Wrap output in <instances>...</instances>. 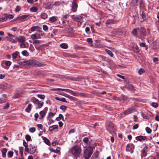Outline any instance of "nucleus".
Returning a JSON list of instances; mask_svg holds the SVG:
<instances>
[{
	"mask_svg": "<svg viewBox=\"0 0 159 159\" xmlns=\"http://www.w3.org/2000/svg\"><path fill=\"white\" fill-rule=\"evenodd\" d=\"M35 103L38 105L39 108H41L43 105V102L39 101L38 99H36L35 101Z\"/></svg>",
	"mask_w": 159,
	"mask_h": 159,
	"instance_id": "2eb2a0df",
	"label": "nucleus"
},
{
	"mask_svg": "<svg viewBox=\"0 0 159 159\" xmlns=\"http://www.w3.org/2000/svg\"><path fill=\"white\" fill-rule=\"evenodd\" d=\"M25 138L26 139L27 141H29L31 139V137L29 135H26L25 136Z\"/></svg>",
	"mask_w": 159,
	"mask_h": 159,
	"instance_id": "6e6d98bb",
	"label": "nucleus"
},
{
	"mask_svg": "<svg viewBox=\"0 0 159 159\" xmlns=\"http://www.w3.org/2000/svg\"><path fill=\"white\" fill-rule=\"evenodd\" d=\"M140 4L141 5V9L142 10V8L143 9V11H142V13L141 14V17L142 19H143V21L144 20H146L147 19V18L146 17V10L145 9H144V5L143 4H142V2H141V3H140Z\"/></svg>",
	"mask_w": 159,
	"mask_h": 159,
	"instance_id": "39448f33",
	"label": "nucleus"
},
{
	"mask_svg": "<svg viewBox=\"0 0 159 159\" xmlns=\"http://www.w3.org/2000/svg\"><path fill=\"white\" fill-rule=\"evenodd\" d=\"M138 28L137 29H134L133 30V31L132 32V34L134 35H136L137 34V30H138Z\"/></svg>",
	"mask_w": 159,
	"mask_h": 159,
	"instance_id": "4c0bfd02",
	"label": "nucleus"
},
{
	"mask_svg": "<svg viewBox=\"0 0 159 159\" xmlns=\"http://www.w3.org/2000/svg\"><path fill=\"white\" fill-rule=\"evenodd\" d=\"M41 16L43 19H45L47 18L48 15L46 13H42L41 15Z\"/></svg>",
	"mask_w": 159,
	"mask_h": 159,
	"instance_id": "7c9ffc66",
	"label": "nucleus"
},
{
	"mask_svg": "<svg viewBox=\"0 0 159 159\" xmlns=\"http://www.w3.org/2000/svg\"><path fill=\"white\" fill-rule=\"evenodd\" d=\"M141 115L144 119H148L149 118V116H148L147 114L143 113V112H141Z\"/></svg>",
	"mask_w": 159,
	"mask_h": 159,
	"instance_id": "bb28decb",
	"label": "nucleus"
},
{
	"mask_svg": "<svg viewBox=\"0 0 159 159\" xmlns=\"http://www.w3.org/2000/svg\"><path fill=\"white\" fill-rule=\"evenodd\" d=\"M112 99L114 100H116V101H121V99L120 98L116 97L115 96H113L112 98Z\"/></svg>",
	"mask_w": 159,
	"mask_h": 159,
	"instance_id": "09e8293b",
	"label": "nucleus"
},
{
	"mask_svg": "<svg viewBox=\"0 0 159 159\" xmlns=\"http://www.w3.org/2000/svg\"><path fill=\"white\" fill-rule=\"evenodd\" d=\"M41 28H40L38 26H34L31 28V31L32 32H34L37 31L38 32H41Z\"/></svg>",
	"mask_w": 159,
	"mask_h": 159,
	"instance_id": "f8f14e48",
	"label": "nucleus"
},
{
	"mask_svg": "<svg viewBox=\"0 0 159 159\" xmlns=\"http://www.w3.org/2000/svg\"><path fill=\"white\" fill-rule=\"evenodd\" d=\"M13 155V152L11 151H9L7 153V157L8 158H11Z\"/></svg>",
	"mask_w": 159,
	"mask_h": 159,
	"instance_id": "72a5a7b5",
	"label": "nucleus"
},
{
	"mask_svg": "<svg viewBox=\"0 0 159 159\" xmlns=\"http://www.w3.org/2000/svg\"><path fill=\"white\" fill-rule=\"evenodd\" d=\"M90 94L88 93L84 92H81V97L84 98L88 97L89 96Z\"/></svg>",
	"mask_w": 159,
	"mask_h": 159,
	"instance_id": "b1692460",
	"label": "nucleus"
},
{
	"mask_svg": "<svg viewBox=\"0 0 159 159\" xmlns=\"http://www.w3.org/2000/svg\"><path fill=\"white\" fill-rule=\"evenodd\" d=\"M143 149L141 150L142 152V156L145 157L147 155V147L145 144H144L141 147Z\"/></svg>",
	"mask_w": 159,
	"mask_h": 159,
	"instance_id": "423d86ee",
	"label": "nucleus"
},
{
	"mask_svg": "<svg viewBox=\"0 0 159 159\" xmlns=\"http://www.w3.org/2000/svg\"><path fill=\"white\" fill-rule=\"evenodd\" d=\"M11 64V62L10 61H6L5 62V65L7 66H10Z\"/></svg>",
	"mask_w": 159,
	"mask_h": 159,
	"instance_id": "13d9d810",
	"label": "nucleus"
},
{
	"mask_svg": "<svg viewBox=\"0 0 159 159\" xmlns=\"http://www.w3.org/2000/svg\"><path fill=\"white\" fill-rule=\"evenodd\" d=\"M60 4H61V3L60 2H55L54 3V4H52V5H54L56 6H57L60 5Z\"/></svg>",
	"mask_w": 159,
	"mask_h": 159,
	"instance_id": "680f3d73",
	"label": "nucleus"
},
{
	"mask_svg": "<svg viewBox=\"0 0 159 159\" xmlns=\"http://www.w3.org/2000/svg\"><path fill=\"white\" fill-rule=\"evenodd\" d=\"M46 113V112H45L44 111H40L39 112V114L41 117L42 118L45 115Z\"/></svg>",
	"mask_w": 159,
	"mask_h": 159,
	"instance_id": "ea45409f",
	"label": "nucleus"
},
{
	"mask_svg": "<svg viewBox=\"0 0 159 159\" xmlns=\"http://www.w3.org/2000/svg\"><path fill=\"white\" fill-rule=\"evenodd\" d=\"M147 138L146 136L140 135V141H147Z\"/></svg>",
	"mask_w": 159,
	"mask_h": 159,
	"instance_id": "c85d7f7f",
	"label": "nucleus"
},
{
	"mask_svg": "<svg viewBox=\"0 0 159 159\" xmlns=\"http://www.w3.org/2000/svg\"><path fill=\"white\" fill-rule=\"evenodd\" d=\"M17 40L19 43L20 47V48H26V45L25 44V38L23 36H21L17 38Z\"/></svg>",
	"mask_w": 159,
	"mask_h": 159,
	"instance_id": "7ed1b4c3",
	"label": "nucleus"
},
{
	"mask_svg": "<svg viewBox=\"0 0 159 159\" xmlns=\"http://www.w3.org/2000/svg\"><path fill=\"white\" fill-rule=\"evenodd\" d=\"M151 106L155 108H157L158 106V104L156 102H153L151 103Z\"/></svg>",
	"mask_w": 159,
	"mask_h": 159,
	"instance_id": "79ce46f5",
	"label": "nucleus"
},
{
	"mask_svg": "<svg viewBox=\"0 0 159 159\" xmlns=\"http://www.w3.org/2000/svg\"><path fill=\"white\" fill-rule=\"evenodd\" d=\"M43 139L44 140V142L48 145H50L51 144L50 143L49 140L45 137H44L43 138Z\"/></svg>",
	"mask_w": 159,
	"mask_h": 159,
	"instance_id": "4be33fe9",
	"label": "nucleus"
},
{
	"mask_svg": "<svg viewBox=\"0 0 159 159\" xmlns=\"http://www.w3.org/2000/svg\"><path fill=\"white\" fill-rule=\"evenodd\" d=\"M24 63V66H30V60L27 61H23Z\"/></svg>",
	"mask_w": 159,
	"mask_h": 159,
	"instance_id": "473e14b6",
	"label": "nucleus"
},
{
	"mask_svg": "<svg viewBox=\"0 0 159 159\" xmlns=\"http://www.w3.org/2000/svg\"><path fill=\"white\" fill-rule=\"evenodd\" d=\"M37 96L38 98L41 99H44L45 98V96L44 95L38 94Z\"/></svg>",
	"mask_w": 159,
	"mask_h": 159,
	"instance_id": "de8ad7c7",
	"label": "nucleus"
},
{
	"mask_svg": "<svg viewBox=\"0 0 159 159\" xmlns=\"http://www.w3.org/2000/svg\"><path fill=\"white\" fill-rule=\"evenodd\" d=\"M21 10V8L19 6H17L15 9V11H16V12H18L19 11H20Z\"/></svg>",
	"mask_w": 159,
	"mask_h": 159,
	"instance_id": "bf43d9fd",
	"label": "nucleus"
},
{
	"mask_svg": "<svg viewBox=\"0 0 159 159\" xmlns=\"http://www.w3.org/2000/svg\"><path fill=\"white\" fill-rule=\"evenodd\" d=\"M93 148L89 146L84 150V157L85 159H89L93 153Z\"/></svg>",
	"mask_w": 159,
	"mask_h": 159,
	"instance_id": "f03ea898",
	"label": "nucleus"
},
{
	"mask_svg": "<svg viewBox=\"0 0 159 159\" xmlns=\"http://www.w3.org/2000/svg\"><path fill=\"white\" fill-rule=\"evenodd\" d=\"M7 19V15H5V16L3 17L0 18V21L3 22L6 21Z\"/></svg>",
	"mask_w": 159,
	"mask_h": 159,
	"instance_id": "c9c22d12",
	"label": "nucleus"
},
{
	"mask_svg": "<svg viewBox=\"0 0 159 159\" xmlns=\"http://www.w3.org/2000/svg\"><path fill=\"white\" fill-rule=\"evenodd\" d=\"M140 46L142 47H145V50H147L148 49V47L145 45V43H140Z\"/></svg>",
	"mask_w": 159,
	"mask_h": 159,
	"instance_id": "e433bc0d",
	"label": "nucleus"
},
{
	"mask_svg": "<svg viewBox=\"0 0 159 159\" xmlns=\"http://www.w3.org/2000/svg\"><path fill=\"white\" fill-rule=\"evenodd\" d=\"M30 10L32 12H36L38 10V8L36 7H33L30 8Z\"/></svg>",
	"mask_w": 159,
	"mask_h": 159,
	"instance_id": "58836bf2",
	"label": "nucleus"
},
{
	"mask_svg": "<svg viewBox=\"0 0 159 159\" xmlns=\"http://www.w3.org/2000/svg\"><path fill=\"white\" fill-rule=\"evenodd\" d=\"M66 107L65 106H61L60 107V109L63 110H66Z\"/></svg>",
	"mask_w": 159,
	"mask_h": 159,
	"instance_id": "e2e57ef3",
	"label": "nucleus"
},
{
	"mask_svg": "<svg viewBox=\"0 0 159 159\" xmlns=\"http://www.w3.org/2000/svg\"><path fill=\"white\" fill-rule=\"evenodd\" d=\"M21 53L23 56H25L27 57L29 56V53L25 50L22 51Z\"/></svg>",
	"mask_w": 159,
	"mask_h": 159,
	"instance_id": "cd10ccee",
	"label": "nucleus"
},
{
	"mask_svg": "<svg viewBox=\"0 0 159 159\" xmlns=\"http://www.w3.org/2000/svg\"><path fill=\"white\" fill-rule=\"evenodd\" d=\"M134 51L136 52H138L139 51L138 47L136 45H134L133 47Z\"/></svg>",
	"mask_w": 159,
	"mask_h": 159,
	"instance_id": "a878e982",
	"label": "nucleus"
},
{
	"mask_svg": "<svg viewBox=\"0 0 159 159\" xmlns=\"http://www.w3.org/2000/svg\"><path fill=\"white\" fill-rule=\"evenodd\" d=\"M36 150V147L35 146H34L33 147H32L30 148L29 153H34L35 152Z\"/></svg>",
	"mask_w": 159,
	"mask_h": 159,
	"instance_id": "a211bd4d",
	"label": "nucleus"
},
{
	"mask_svg": "<svg viewBox=\"0 0 159 159\" xmlns=\"http://www.w3.org/2000/svg\"><path fill=\"white\" fill-rule=\"evenodd\" d=\"M111 33L114 34H118L119 35H120L123 34L122 31L121 30L118 29H114Z\"/></svg>",
	"mask_w": 159,
	"mask_h": 159,
	"instance_id": "9b49d317",
	"label": "nucleus"
},
{
	"mask_svg": "<svg viewBox=\"0 0 159 159\" xmlns=\"http://www.w3.org/2000/svg\"><path fill=\"white\" fill-rule=\"evenodd\" d=\"M58 128V127L57 125H53L52 126H51L49 127V131H51L54 129H57Z\"/></svg>",
	"mask_w": 159,
	"mask_h": 159,
	"instance_id": "aec40b11",
	"label": "nucleus"
},
{
	"mask_svg": "<svg viewBox=\"0 0 159 159\" xmlns=\"http://www.w3.org/2000/svg\"><path fill=\"white\" fill-rule=\"evenodd\" d=\"M138 0H132V3L134 5H135L136 3L138 2Z\"/></svg>",
	"mask_w": 159,
	"mask_h": 159,
	"instance_id": "774afa93",
	"label": "nucleus"
},
{
	"mask_svg": "<svg viewBox=\"0 0 159 159\" xmlns=\"http://www.w3.org/2000/svg\"><path fill=\"white\" fill-rule=\"evenodd\" d=\"M38 33H40V36L42 37H43V38H44L46 35V34L43 32L41 29V32H38Z\"/></svg>",
	"mask_w": 159,
	"mask_h": 159,
	"instance_id": "a19ab883",
	"label": "nucleus"
},
{
	"mask_svg": "<svg viewBox=\"0 0 159 159\" xmlns=\"http://www.w3.org/2000/svg\"><path fill=\"white\" fill-rule=\"evenodd\" d=\"M61 48L64 49H66L68 48V46L67 44L65 43H62L60 45Z\"/></svg>",
	"mask_w": 159,
	"mask_h": 159,
	"instance_id": "c756f323",
	"label": "nucleus"
},
{
	"mask_svg": "<svg viewBox=\"0 0 159 159\" xmlns=\"http://www.w3.org/2000/svg\"><path fill=\"white\" fill-rule=\"evenodd\" d=\"M7 39L9 41H11L13 43H15L16 42V41L14 39H12L10 37H8Z\"/></svg>",
	"mask_w": 159,
	"mask_h": 159,
	"instance_id": "052dcab7",
	"label": "nucleus"
},
{
	"mask_svg": "<svg viewBox=\"0 0 159 159\" xmlns=\"http://www.w3.org/2000/svg\"><path fill=\"white\" fill-rule=\"evenodd\" d=\"M87 41L88 42L90 43V46H92V42H93V41H92V39L90 38H88L87 39Z\"/></svg>",
	"mask_w": 159,
	"mask_h": 159,
	"instance_id": "3c124183",
	"label": "nucleus"
},
{
	"mask_svg": "<svg viewBox=\"0 0 159 159\" xmlns=\"http://www.w3.org/2000/svg\"><path fill=\"white\" fill-rule=\"evenodd\" d=\"M32 108V105L31 104H29L28 105L27 108L25 109V111L27 112H29L31 111Z\"/></svg>",
	"mask_w": 159,
	"mask_h": 159,
	"instance_id": "5701e85b",
	"label": "nucleus"
},
{
	"mask_svg": "<svg viewBox=\"0 0 159 159\" xmlns=\"http://www.w3.org/2000/svg\"><path fill=\"white\" fill-rule=\"evenodd\" d=\"M30 66H38L43 67L45 66V64L42 62L40 63L35 60H30Z\"/></svg>",
	"mask_w": 159,
	"mask_h": 159,
	"instance_id": "20e7f679",
	"label": "nucleus"
},
{
	"mask_svg": "<svg viewBox=\"0 0 159 159\" xmlns=\"http://www.w3.org/2000/svg\"><path fill=\"white\" fill-rule=\"evenodd\" d=\"M77 0H73L72 2V11L73 12L76 11L78 5L76 4Z\"/></svg>",
	"mask_w": 159,
	"mask_h": 159,
	"instance_id": "6e6552de",
	"label": "nucleus"
},
{
	"mask_svg": "<svg viewBox=\"0 0 159 159\" xmlns=\"http://www.w3.org/2000/svg\"><path fill=\"white\" fill-rule=\"evenodd\" d=\"M39 117V114L38 113H36L34 115V117H35L34 120L36 121L37 120V118Z\"/></svg>",
	"mask_w": 159,
	"mask_h": 159,
	"instance_id": "69168bd1",
	"label": "nucleus"
},
{
	"mask_svg": "<svg viewBox=\"0 0 159 159\" xmlns=\"http://www.w3.org/2000/svg\"><path fill=\"white\" fill-rule=\"evenodd\" d=\"M71 18L75 20V21L79 22L80 23L82 22L83 19L82 17L80 16H75V15H72Z\"/></svg>",
	"mask_w": 159,
	"mask_h": 159,
	"instance_id": "0eeeda50",
	"label": "nucleus"
},
{
	"mask_svg": "<svg viewBox=\"0 0 159 159\" xmlns=\"http://www.w3.org/2000/svg\"><path fill=\"white\" fill-rule=\"evenodd\" d=\"M70 93L74 96H78V92H74L73 91L71 90V91H70Z\"/></svg>",
	"mask_w": 159,
	"mask_h": 159,
	"instance_id": "a18cd8bd",
	"label": "nucleus"
},
{
	"mask_svg": "<svg viewBox=\"0 0 159 159\" xmlns=\"http://www.w3.org/2000/svg\"><path fill=\"white\" fill-rule=\"evenodd\" d=\"M28 16V15H23L17 17V19L19 20L23 21L26 19Z\"/></svg>",
	"mask_w": 159,
	"mask_h": 159,
	"instance_id": "ddd939ff",
	"label": "nucleus"
},
{
	"mask_svg": "<svg viewBox=\"0 0 159 159\" xmlns=\"http://www.w3.org/2000/svg\"><path fill=\"white\" fill-rule=\"evenodd\" d=\"M23 148L22 147H19V151L20 152L22 156L23 155Z\"/></svg>",
	"mask_w": 159,
	"mask_h": 159,
	"instance_id": "603ef678",
	"label": "nucleus"
},
{
	"mask_svg": "<svg viewBox=\"0 0 159 159\" xmlns=\"http://www.w3.org/2000/svg\"><path fill=\"white\" fill-rule=\"evenodd\" d=\"M140 34L141 36L143 38H144L146 35V30L143 27L141 28L140 29Z\"/></svg>",
	"mask_w": 159,
	"mask_h": 159,
	"instance_id": "4468645a",
	"label": "nucleus"
},
{
	"mask_svg": "<svg viewBox=\"0 0 159 159\" xmlns=\"http://www.w3.org/2000/svg\"><path fill=\"white\" fill-rule=\"evenodd\" d=\"M49 20L52 22H54L57 20V17L56 16H53L52 17H51L49 18Z\"/></svg>",
	"mask_w": 159,
	"mask_h": 159,
	"instance_id": "f704fd0d",
	"label": "nucleus"
},
{
	"mask_svg": "<svg viewBox=\"0 0 159 159\" xmlns=\"http://www.w3.org/2000/svg\"><path fill=\"white\" fill-rule=\"evenodd\" d=\"M20 96V94L19 93H16V94L13 97L14 98H18Z\"/></svg>",
	"mask_w": 159,
	"mask_h": 159,
	"instance_id": "338daca9",
	"label": "nucleus"
},
{
	"mask_svg": "<svg viewBox=\"0 0 159 159\" xmlns=\"http://www.w3.org/2000/svg\"><path fill=\"white\" fill-rule=\"evenodd\" d=\"M29 131L31 133L34 132L35 130V129L34 127H32L29 129Z\"/></svg>",
	"mask_w": 159,
	"mask_h": 159,
	"instance_id": "4d7b16f0",
	"label": "nucleus"
},
{
	"mask_svg": "<svg viewBox=\"0 0 159 159\" xmlns=\"http://www.w3.org/2000/svg\"><path fill=\"white\" fill-rule=\"evenodd\" d=\"M33 40V44H38L40 43V41L38 40H35V39Z\"/></svg>",
	"mask_w": 159,
	"mask_h": 159,
	"instance_id": "5fc2aeb1",
	"label": "nucleus"
},
{
	"mask_svg": "<svg viewBox=\"0 0 159 159\" xmlns=\"http://www.w3.org/2000/svg\"><path fill=\"white\" fill-rule=\"evenodd\" d=\"M99 152L98 151L95 152L93 155V156L94 157H97L99 154Z\"/></svg>",
	"mask_w": 159,
	"mask_h": 159,
	"instance_id": "c03bdc74",
	"label": "nucleus"
},
{
	"mask_svg": "<svg viewBox=\"0 0 159 159\" xmlns=\"http://www.w3.org/2000/svg\"><path fill=\"white\" fill-rule=\"evenodd\" d=\"M145 130L146 132L148 134H150L152 132L151 129L148 127H146L145 128Z\"/></svg>",
	"mask_w": 159,
	"mask_h": 159,
	"instance_id": "37998d69",
	"label": "nucleus"
},
{
	"mask_svg": "<svg viewBox=\"0 0 159 159\" xmlns=\"http://www.w3.org/2000/svg\"><path fill=\"white\" fill-rule=\"evenodd\" d=\"M60 148H57L56 149H53L52 152L56 153H58L60 151Z\"/></svg>",
	"mask_w": 159,
	"mask_h": 159,
	"instance_id": "49530a36",
	"label": "nucleus"
},
{
	"mask_svg": "<svg viewBox=\"0 0 159 159\" xmlns=\"http://www.w3.org/2000/svg\"><path fill=\"white\" fill-rule=\"evenodd\" d=\"M43 30L45 31H47L48 29V27L46 25H43Z\"/></svg>",
	"mask_w": 159,
	"mask_h": 159,
	"instance_id": "864d4df0",
	"label": "nucleus"
},
{
	"mask_svg": "<svg viewBox=\"0 0 159 159\" xmlns=\"http://www.w3.org/2000/svg\"><path fill=\"white\" fill-rule=\"evenodd\" d=\"M31 38L33 39L34 40L36 39H40L41 38L40 36V33H35V34H32L30 36Z\"/></svg>",
	"mask_w": 159,
	"mask_h": 159,
	"instance_id": "1a4fd4ad",
	"label": "nucleus"
},
{
	"mask_svg": "<svg viewBox=\"0 0 159 159\" xmlns=\"http://www.w3.org/2000/svg\"><path fill=\"white\" fill-rule=\"evenodd\" d=\"M54 115L55 114L52 112H49L48 116L47 117V119L48 120L50 118L53 117Z\"/></svg>",
	"mask_w": 159,
	"mask_h": 159,
	"instance_id": "2f4dec72",
	"label": "nucleus"
},
{
	"mask_svg": "<svg viewBox=\"0 0 159 159\" xmlns=\"http://www.w3.org/2000/svg\"><path fill=\"white\" fill-rule=\"evenodd\" d=\"M83 142L85 145V146L86 147L87 145H89V139L88 137H85L83 139Z\"/></svg>",
	"mask_w": 159,
	"mask_h": 159,
	"instance_id": "f3484780",
	"label": "nucleus"
},
{
	"mask_svg": "<svg viewBox=\"0 0 159 159\" xmlns=\"http://www.w3.org/2000/svg\"><path fill=\"white\" fill-rule=\"evenodd\" d=\"M107 128L110 133L114 132V126L111 123L109 124Z\"/></svg>",
	"mask_w": 159,
	"mask_h": 159,
	"instance_id": "9d476101",
	"label": "nucleus"
},
{
	"mask_svg": "<svg viewBox=\"0 0 159 159\" xmlns=\"http://www.w3.org/2000/svg\"><path fill=\"white\" fill-rule=\"evenodd\" d=\"M7 151V149L6 148H3L2 151V157L4 158L6 156V153Z\"/></svg>",
	"mask_w": 159,
	"mask_h": 159,
	"instance_id": "6ab92c4d",
	"label": "nucleus"
},
{
	"mask_svg": "<svg viewBox=\"0 0 159 159\" xmlns=\"http://www.w3.org/2000/svg\"><path fill=\"white\" fill-rule=\"evenodd\" d=\"M19 54V52L18 51H16L15 52L13 53L12 55L13 58V59H16Z\"/></svg>",
	"mask_w": 159,
	"mask_h": 159,
	"instance_id": "412c9836",
	"label": "nucleus"
},
{
	"mask_svg": "<svg viewBox=\"0 0 159 159\" xmlns=\"http://www.w3.org/2000/svg\"><path fill=\"white\" fill-rule=\"evenodd\" d=\"M105 50L109 56H110L111 57H112L113 56V54L112 53V52L110 50H108L107 49H105Z\"/></svg>",
	"mask_w": 159,
	"mask_h": 159,
	"instance_id": "393cba45",
	"label": "nucleus"
},
{
	"mask_svg": "<svg viewBox=\"0 0 159 159\" xmlns=\"http://www.w3.org/2000/svg\"><path fill=\"white\" fill-rule=\"evenodd\" d=\"M133 111V109L131 108H129L127 109L124 112V114L125 115H128L132 113Z\"/></svg>",
	"mask_w": 159,
	"mask_h": 159,
	"instance_id": "dca6fc26",
	"label": "nucleus"
},
{
	"mask_svg": "<svg viewBox=\"0 0 159 159\" xmlns=\"http://www.w3.org/2000/svg\"><path fill=\"white\" fill-rule=\"evenodd\" d=\"M9 107V104L8 103H7L6 105L3 107L4 109H7Z\"/></svg>",
	"mask_w": 159,
	"mask_h": 159,
	"instance_id": "0e129e2a",
	"label": "nucleus"
},
{
	"mask_svg": "<svg viewBox=\"0 0 159 159\" xmlns=\"http://www.w3.org/2000/svg\"><path fill=\"white\" fill-rule=\"evenodd\" d=\"M127 88L130 90L132 89L133 86L131 84H127L126 85Z\"/></svg>",
	"mask_w": 159,
	"mask_h": 159,
	"instance_id": "8fccbe9b",
	"label": "nucleus"
},
{
	"mask_svg": "<svg viewBox=\"0 0 159 159\" xmlns=\"http://www.w3.org/2000/svg\"><path fill=\"white\" fill-rule=\"evenodd\" d=\"M81 151V149L80 147L78 145H75L69 149V152L76 159L80 155Z\"/></svg>",
	"mask_w": 159,
	"mask_h": 159,
	"instance_id": "f257e3e1",
	"label": "nucleus"
}]
</instances>
